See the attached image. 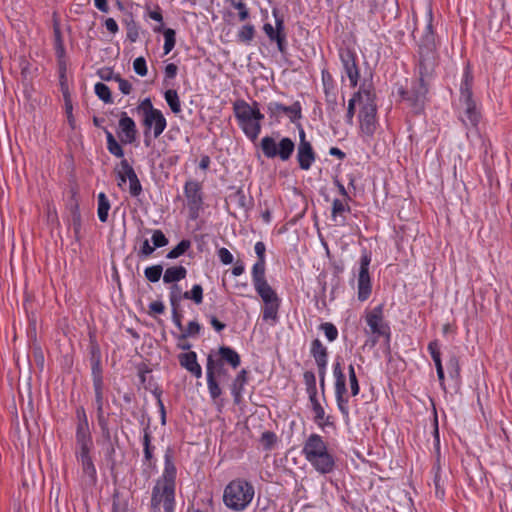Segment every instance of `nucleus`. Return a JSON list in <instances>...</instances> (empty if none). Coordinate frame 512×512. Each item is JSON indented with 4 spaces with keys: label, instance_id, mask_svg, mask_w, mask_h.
I'll return each instance as SVG.
<instances>
[{
    "label": "nucleus",
    "instance_id": "69168bd1",
    "mask_svg": "<svg viewBox=\"0 0 512 512\" xmlns=\"http://www.w3.org/2000/svg\"><path fill=\"white\" fill-rule=\"evenodd\" d=\"M232 6L237 9L238 12V18L240 21H245L249 18L250 13L245 3L243 2H235L232 1Z\"/></svg>",
    "mask_w": 512,
    "mask_h": 512
},
{
    "label": "nucleus",
    "instance_id": "f3484780",
    "mask_svg": "<svg viewBox=\"0 0 512 512\" xmlns=\"http://www.w3.org/2000/svg\"><path fill=\"white\" fill-rule=\"evenodd\" d=\"M306 460L315 469V471L322 475L332 473L336 467L335 456L329 448L315 453Z\"/></svg>",
    "mask_w": 512,
    "mask_h": 512
},
{
    "label": "nucleus",
    "instance_id": "e2e57ef3",
    "mask_svg": "<svg viewBox=\"0 0 512 512\" xmlns=\"http://www.w3.org/2000/svg\"><path fill=\"white\" fill-rule=\"evenodd\" d=\"M133 69L135 71L136 74H138L139 76H146L147 73H148V69H147V65H146V60L144 57H137L134 62H133Z\"/></svg>",
    "mask_w": 512,
    "mask_h": 512
},
{
    "label": "nucleus",
    "instance_id": "e433bc0d",
    "mask_svg": "<svg viewBox=\"0 0 512 512\" xmlns=\"http://www.w3.org/2000/svg\"><path fill=\"white\" fill-rule=\"evenodd\" d=\"M230 199L234 202L239 208L247 211L253 206V199L251 197H247L243 189H238L236 192L230 195Z\"/></svg>",
    "mask_w": 512,
    "mask_h": 512
},
{
    "label": "nucleus",
    "instance_id": "f257e3e1",
    "mask_svg": "<svg viewBox=\"0 0 512 512\" xmlns=\"http://www.w3.org/2000/svg\"><path fill=\"white\" fill-rule=\"evenodd\" d=\"M427 15L428 22L417 44L416 68L418 70L419 79L413 83L410 90H406L403 87L398 89V94L401 99L407 101L416 112H420L423 109L426 95L428 93V86L425 83V78L430 77L433 74L438 64L437 45L432 25V12L429 11Z\"/></svg>",
    "mask_w": 512,
    "mask_h": 512
},
{
    "label": "nucleus",
    "instance_id": "680f3d73",
    "mask_svg": "<svg viewBox=\"0 0 512 512\" xmlns=\"http://www.w3.org/2000/svg\"><path fill=\"white\" fill-rule=\"evenodd\" d=\"M137 110H138V112H141L143 114V118H144V117H146V115H151L154 112H156L157 109L153 107V104H152L150 98H145L137 106Z\"/></svg>",
    "mask_w": 512,
    "mask_h": 512
},
{
    "label": "nucleus",
    "instance_id": "b1692460",
    "mask_svg": "<svg viewBox=\"0 0 512 512\" xmlns=\"http://www.w3.org/2000/svg\"><path fill=\"white\" fill-rule=\"evenodd\" d=\"M329 448L328 443L324 440V438L317 434H310L303 443L302 446V455L305 459L313 456L315 453H318L322 450Z\"/></svg>",
    "mask_w": 512,
    "mask_h": 512
},
{
    "label": "nucleus",
    "instance_id": "f03ea898",
    "mask_svg": "<svg viewBox=\"0 0 512 512\" xmlns=\"http://www.w3.org/2000/svg\"><path fill=\"white\" fill-rule=\"evenodd\" d=\"M176 475L177 469L173 462L171 451L167 450L164 455V469L162 476L157 480L152 489V510L160 511L161 503H163V508L165 509L168 499H171V510L175 509Z\"/></svg>",
    "mask_w": 512,
    "mask_h": 512
},
{
    "label": "nucleus",
    "instance_id": "7c9ffc66",
    "mask_svg": "<svg viewBox=\"0 0 512 512\" xmlns=\"http://www.w3.org/2000/svg\"><path fill=\"white\" fill-rule=\"evenodd\" d=\"M253 285H254L256 292L261 297V299L264 303L280 301V298L278 297L277 293L269 285L267 280L259 282L258 284H253Z\"/></svg>",
    "mask_w": 512,
    "mask_h": 512
},
{
    "label": "nucleus",
    "instance_id": "bf43d9fd",
    "mask_svg": "<svg viewBox=\"0 0 512 512\" xmlns=\"http://www.w3.org/2000/svg\"><path fill=\"white\" fill-rule=\"evenodd\" d=\"M59 84H60V90L62 92V95L70 93L68 81H67V77H66V66L64 63L60 64V67H59Z\"/></svg>",
    "mask_w": 512,
    "mask_h": 512
},
{
    "label": "nucleus",
    "instance_id": "20e7f679",
    "mask_svg": "<svg viewBox=\"0 0 512 512\" xmlns=\"http://www.w3.org/2000/svg\"><path fill=\"white\" fill-rule=\"evenodd\" d=\"M253 485L244 479H235L224 489L223 502L233 511L245 510L254 498Z\"/></svg>",
    "mask_w": 512,
    "mask_h": 512
},
{
    "label": "nucleus",
    "instance_id": "2eb2a0df",
    "mask_svg": "<svg viewBox=\"0 0 512 512\" xmlns=\"http://www.w3.org/2000/svg\"><path fill=\"white\" fill-rule=\"evenodd\" d=\"M339 57L351 87H356L360 78L356 53L349 48H344L339 50Z\"/></svg>",
    "mask_w": 512,
    "mask_h": 512
},
{
    "label": "nucleus",
    "instance_id": "0eeeda50",
    "mask_svg": "<svg viewBox=\"0 0 512 512\" xmlns=\"http://www.w3.org/2000/svg\"><path fill=\"white\" fill-rule=\"evenodd\" d=\"M373 91L366 93V102L362 105L359 112L360 130L368 138L373 137L377 129V106L374 101Z\"/></svg>",
    "mask_w": 512,
    "mask_h": 512
},
{
    "label": "nucleus",
    "instance_id": "603ef678",
    "mask_svg": "<svg viewBox=\"0 0 512 512\" xmlns=\"http://www.w3.org/2000/svg\"><path fill=\"white\" fill-rule=\"evenodd\" d=\"M348 375H349V386H350V390H351V395L357 396L360 392V386H359V382H358L353 364H350L348 367Z\"/></svg>",
    "mask_w": 512,
    "mask_h": 512
},
{
    "label": "nucleus",
    "instance_id": "ddd939ff",
    "mask_svg": "<svg viewBox=\"0 0 512 512\" xmlns=\"http://www.w3.org/2000/svg\"><path fill=\"white\" fill-rule=\"evenodd\" d=\"M267 113L270 118L279 120L282 115H286L292 123H296L302 118V105L295 101L292 105L286 106L276 101L267 104Z\"/></svg>",
    "mask_w": 512,
    "mask_h": 512
},
{
    "label": "nucleus",
    "instance_id": "3c124183",
    "mask_svg": "<svg viewBox=\"0 0 512 512\" xmlns=\"http://www.w3.org/2000/svg\"><path fill=\"white\" fill-rule=\"evenodd\" d=\"M319 329L324 332L326 338L330 342H333L338 338V329L331 322H324L320 324Z\"/></svg>",
    "mask_w": 512,
    "mask_h": 512
},
{
    "label": "nucleus",
    "instance_id": "6ab92c4d",
    "mask_svg": "<svg viewBox=\"0 0 512 512\" xmlns=\"http://www.w3.org/2000/svg\"><path fill=\"white\" fill-rule=\"evenodd\" d=\"M119 129L118 137L122 144H132L136 140L138 131L135 121L126 112L120 115Z\"/></svg>",
    "mask_w": 512,
    "mask_h": 512
},
{
    "label": "nucleus",
    "instance_id": "a878e982",
    "mask_svg": "<svg viewBox=\"0 0 512 512\" xmlns=\"http://www.w3.org/2000/svg\"><path fill=\"white\" fill-rule=\"evenodd\" d=\"M368 91H373L370 84L363 83L359 90L355 92L352 98L348 102L347 112H346V122L349 125H353V118L355 115V105L357 102L365 103L366 102V93Z\"/></svg>",
    "mask_w": 512,
    "mask_h": 512
},
{
    "label": "nucleus",
    "instance_id": "6e6552de",
    "mask_svg": "<svg viewBox=\"0 0 512 512\" xmlns=\"http://www.w3.org/2000/svg\"><path fill=\"white\" fill-rule=\"evenodd\" d=\"M333 376L335 378V398L337 406L344 418H349V397L347 395L346 376L339 359L333 364Z\"/></svg>",
    "mask_w": 512,
    "mask_h": 512
},
{
    "label": "nucleus",
    "instance_id": "13d9d810",
    "mask_svg": "<svg viewBox=\"0 0 512 512\" xmlns=\"http://www.w3.org/2000/svg\"><path fill=\"white\" fill-rule=\"evenodd\" d=\"M115 172H119L127 177H131L135 173V170L128 162V160L123 157L121 158L120 163L115 167Z\"/></svg>",
    "mask_w": 512,
    "mask_h": 512
},
{
    "label": "nucleus",
    "instance_id": "c756f323",
    "mask_svg": "<svg viewBox=\"0 0 512 512\" xmlns=\"http://www.w3.org/2000/svg\"><path fill=\"white\" fill-rule=\"evenodd\" d=\"M350 206L343 200L334 199L332 202L331 217L338 225H345L346 218L343 215L345 212H350Z\"/></svg>",
    "mask_w": 512,
    "mask_h": 512
},
{
    "label": "nucleus",
    "instance_id": "aec40b11",
    "mask_svg": "<svg viewBox=\"0 0 512 512\" xmlns=\"http://www.w3.org/2000/svg\"><path fill=\"white\" fill-rule=\"evenodd\" d=\"M91 451H75L77 461L81 465L82 474L91 485L97 482V470L90 455Z\"/></svg>",
    "mask_w": 512,
    "mask_h": 512
},
{
    "label": "nucleus",
    "instance_id": "338daca9",
    "mask_svg": "<svg viewBox=\"0 0 512 512\" xmlns=\"http://www.w3.org/2000/svg\"><path fill=\"white\" fill-rule=\"evenodd\" d=\"M312 411L314 413V422L319 425L322 420L325 418L324 408L321 406L320 402L312 403Z\"/></svg>",
    "mask_w": 512,
    "mask_h": 512
},
{
    "label": "nucleus",
    "instance_id": "4d7b16f0",
    "mask_svg": "<svg viewBox=\"0 0 512 512\" xmlns=\"http://www.w3.org/2000/svg\"><path fill=\"white\" fill-rule=\"evenodd\" d=\"M127 39L131 42H136L139 38V27L137 23L131 19L126 22Z\"/></svg>",
    "mask_w": 512,
    "mask_h": 512
},
{
    "label": "nucleus",
    "instance_id": "052dcab7",
    "mask_svg": "<svg viewBox=\"0 0 512 512\" xmlns=\"http://www.w3.org/2000/svg\"><path fill=\"white\" fill-rule=\"evenodd\" d=\"M152 242L153 246L156 249L166 246L169 241L165 234L161 230L157 229L153 231Z\"/></svg>",
    "mask_w": 512,
    "mask_h": 512
},
{
    "label": "nucleus",
    "instance_id": "5fc2aeb1",
    "mask_svg": "<svg viewBox=\"0 0 512 512\" xmlns=\"http://www.w3.org/2000/svg\"><path fill=\"white\" fill-rule=\"evenodd\" d=\"M448 373L451 378L458 379L460 377V365L456 356H451L447 362Z\"/></svg>",
    "mask_w": 512,
    "mask_h": 512
},
{
    "label": "nucleus",
    "instance_id": "5701e85b",
    "mask_svg": "<svg viewBox=\"0 0 512 512\" xmlns=\"http://www.w3.org/2000/svg\"><path fill=\"white\" fill-rule=\"evenodd\" d=\"M464 106L463 116L461 117L462 123L466 127H477L480 122L481 113L477 107V104L473 98L461 100Z\"/></svg>",
    "mask_w": 512,
    "mask_h": 512
},
{
    "label": "nucleus",
    "instance_id": "4468645a",
    "mask_svg": "<svg viewBox=\"0 0 512 512\" xmlns=\"http://www.w3.org/2000/svg\"><path fill=\"white\" fill-rule=\"evenodd\" d=\"M299 143L297 146V162L300 169L309 170L316 160V152L314 151L310 141L306 139L304 129L299 125Z\"/></svg>",
    "mask_w": 512,
    "mask_h": 512
},
{
    "label": "nucleus",
    "instance_id": "473e14b6",
    "mask_svg": "<svg viewBox=\"0 0 512 512\" xmlns=\"http://www.w3.org/2000/svg\"><path fill=\"white\" fill-rule=\"evenodd\" d=\"M473 74L469 67L465 68L460 84V101L473 98Z\"/></svg>",
    "mask_w": 512,
    "mask_h": 512
},
{
    "label": "nucleus",
    "instance_id": "39448f33",
    "mask_svg": "<svg viewBox=\"0 0 512 512\" xmlns=\"http://www.w3.org/2000/svg\"><path fill=\"white\" fill-rule=\"evenodd\" d=\"M260 147L266 158H279L283 162L288 161L295 151V143L289 137H282L277 142L273 137L265 136Z\"/></svg>",
    "mask_w": 512,
    "mask_h": 512
},
{
    "label": "nucleus",
    "instance_id": "c85d7f7f",
    "mask_svg": "<svg viewBox=\"0 0 512 512\" xmlns=\"http://www.w3.org/2000/svg\"><path fill=\"white\" fill-rule=\"evenodd\" d=\"M247 382L248 371L246 369H242L236 375L231 385V394L233 396L234 404L238 405L241 403L244 386L247 384Z\"/></svg>",
    "mask_w": 512,
    "mask_h": 512
},
{
    "label": "nucleus",
    "instance_id": "58836bf2",
    "mask_svg": "<svg viewBox=\"0 0 512 512\" xmlns=\"http://www.w3.org/2000/svg\"><path fill=\"white\" fill-rule=\"evenodd\" d=\"M110 210V202L106 194L101 192L98 194V218L102 223H105L108 219V212Z\"/></svg>",
    "mask_w": 512,
    "mask_h": 512
},
{
    "label": "nucleus",
    "instance_id": "8fccbe9b",
    "mask_svg": "<svg viewBox=\"0 0 512 512\" xmlns=\"http://www.w3.org/2000/svg\"><path fill=\"white\" fill-rule=\"evenodd\" d=\"M163 272L162 265H153L150 267H147L144 271L145 277L147 280H149L152 283L158 282L161 278Z\"/></svg>",
    "mask_w": 512,
    "mask_h": 512
},
{
    "label": "nucleus",
    "instance_id": "dca6fc26",
    "mask_svg": "<svg viewBox=\"0 0 512 512\" xmlns=\"http://www.w3.org/2000/svg\"><path fill=\"white\" fill-rule=\"evenodd\" d=\"M310 354L312 355L316 362L320 386L322 391L324 392L325 376L328 363V350L323 345V343L318 338H316L311 342Z\"/></svg>",
    "mask_w": 512,
    "mask_h": 512
},
{
    "label": "nucleus",
    "instance_id": "a19ab883",
    "mask_svg": "<svg viewBox=\"0 0 512 512\" xmlns=\"http://www.w3.org/2000/svg\"><path fill=\"white\" fill-rule=\"evenodd\" d=\"M256 30L254 25L245 24L237 32V40L244 44H250L254 39Z\"/></svg>",
    "mask_w": 512,
    "mask_h": 512
},
{
    "label": "nucleus",
    "instance_id": "ea45409f",
    "mask_svg": "<svg viewBox=\"0 0 512 512\" xmlns=\"http://www.w3.org/2000/svg\"><path fill=\"white\" fill-rule=\"evenodd\" d=\"M280 301L264 303L262 318L264 321L272 320L274 323L278 320V310Z\"/></svg>",
    "mask_w": 512,
    "mask_h": 512
},
{
    "label": "nucleus",
    "instance_id": "c03bdc74",
    "mask_svg": "<svg viewBox=\"0 0 512 512\" xmlns=\"http://www.w3.org/2000/svg\"><path fill=\"white\" fill-rule=\"evenodd\" d=\"M183 296L199 305L203 302V288L200 284H195L190 291H185Z\"/></svg>",
    "mask_w": 512,
    "mask_h": 512
},
{
    "label": "nucleus",
    "instance_id": "774afa93",
    "mask_svg": "<svg viewBox=\"0 0 512 512\" xmlns=\"http://www.w3.org/2000/svg\"><path fill=\"white\" fill-rule=\"evenodd\" d=\"M111 512H128V503L125 501L121 502L118 496L114 495Z\"/></svg>",
    "mask_w": 512,
    "mask_h": 512
},
{
    "label": "nucleus",
    "instance_id": "423d86ee",
    "mask_svg": "<svg viewBox=\"0 0 512 512\" xmlns=\"http://www.w3.org/2000/svg\"><path fill=\"white\" fill-rule=\"evenodd\" d=\"M272 15L275 19V26L271 23H265L262 28L263 32L271 43H276L278 51L282 55H286L288 53V41L284 15L276 7L272 9Z\"/></svg>",
    "mask_w": 512,
    "mask_h": 512
},
{
    "label": "nucleus",
    "instance_id": "79ce46f5",
    "mask_svg": "<svg viewBox=\"0 0 512 512\" xmlns=\"http://www.w3.org/2000/svg\"><path fill=\"white\" fill-rule=\"evenodd\" d=\"M265 271H266L265 260H257L256 263L253 265L252 271H251L253 284H258L259 282L266 281Z\"/></svg>",
    "mask_w": 512,
    "mask_h": 512
},
{
    "label": "nucleus",
    "instance_id": "a211bd4d",
    "mask_svg": "<svg viewBox=\"0 0 512 512\" xmlns=\"http://www.w3.org/2000/svg\"><path fill=\"white\" fill-rule=\"evenodd\" d=\"M152 436L149 425H147L143 429V453L144 459L143 464L146 468L143 469V473L146 475V478L149 479L151 476V472L156 468V459L154 458L153 452L155 447L151 444Z\"/></svg>",
    "mask_w": 512,
    "mask_h": 512
},
{
    "label": "nucleus",
    "instance_id": "f704fd0d",
    "mask_svg": "<svg viewBox=\"0 0 512 512\" xmlns=\"http://www.w3.org/2000/svg\"><path fill=\"white\" fill-rule=\"evenodd\" d=\"M187 275V270L184 266H173L165 270L163 281L164 283H175L184 279Z\"/></svg>",
    "mask_w": 512,
    "mask_h": 512
},
{
    "label": "nucleus",
    "instance_id": "864d4df0",
    "mask_svg": "<svg viewBox=\"0 0 512 512\" xmlns=\"http://www.w3.org/2000/svg\"><path fill=\"white\" fill-rule=\"evenodd\" d=\"M128 181L130 195L132 197H139L142 194L143 189L136 172L131 177H128Z\"/></svg>",
    "mask_w": 512,
    "mask_h": 512
},
{
    "label": "nucleus",
    "instance_id": "4be33fe9",
    "mask_svg": "<svg viewBox=\"0 0 512 512\" xmlns=\"http://www.w3.org/2000/svg\"><path fill=\"white\" fill-rule=\"evenodd\" d=\"M142 124L147 128V130H151L153 132V137L155 139L158 138L167 127L166 118L161 110H156L153 114L146 115V117L143 118Z\"/></svg>",
    "mask_w": 512,
    "mask_h": 512
},
{
    "label": "nucleus",
    "instance_id": "de8ad7c7",
    "mask_svg": "<svg viewBox=\"0 0 512 512\" xmlns=\"http://www.w3.org/2000/svg\"><path fill=\"white\" fill-rule=\"evenodd\" d=\"M428 351L434 361L435 367L440 368L442 367V361H441V353H440V345L437 340L431 341L428 344Z\"/></svg>",
    "mask_w": 512,
    "mask_h": 512
},
{
    "label": "nucleus",
    "instance_id": "0e129e2a",
    "mask_svg": "<svg viewBox=\"0 0 512 512\" xmlns=\"http://www.w3.org/2000/svg\"><path fill=\"white\" fill-rule=\"evenodd\" d=\"M70 225L73 228L74 236L76 240H79L81 237V228H82V218L81 214L70 216Z\"/></svg>",
    "mask_w": 512,
    "mask_h": 512
},
{
    "label": "nucleus",
    "instance_id": "2f4dec72",
    "mask_svg": "<svg viewBox=\"0 0 512 512\" xmlns=\"http://www.w3.org/2000/svg\"><path fill=\"white\" fill-rule=\"evenodd\" d=\"M202 329V326L197 321H190L186 327L181 323V328H178L180 331L179 334H174V337L179 340H187V338H196Z\"/></svg>",
    "mask_w": 512,
    "mask_h": 512
},
{
    "label": "nucleus",
    "instance_id": "393cba45",
    "mask_svg": "<svg viewBox=\"0 0 512 512\" xmlns=\"http://www.w3.org/2000/svg\"><path fill=\"white\" fill-rule=\"evenodd\" d=\"M76 451H91L93 440L88 423H78L76 427Z\"/></svg>",
    "mask_w": 512,
    "mask_h": 512
},
{
    "label": "nucleus",
    "instance_id": "a18cd8bd",
    "mask_svg": "<svg viewBox=\"0 0 512 512\" xmlns=\"http://www.w3.org/2000/svg\"><path fill=\"white\" fill-rule=\"evenodd\" d=\"M95 94L98 96L99 99H101L104 103H112V96H111V90L110 88L102 83L98 82L95 84L94 87Z\"/></svg>",
    "mask_w": 512,
    "mask_h": 512
},
{
    "label": "nucleus",
    "instance_id": "6e6d98bb",
    "mask_svg": "<svg viewBox=\"0 0 512 512\" xmlns=\"http://www.w3.org/2000/svg\"><path fill=\"white\" fill-rule=\"evenodd\" d=\"M89 360L90 364L101 362V350L98 343L95 340L90 341Z\"/></svg>",
    "mask_w": 512,
    "mask_h": 512
},
{
    "label": "nucleus",
    "instance_id": "49530a36",
    "mask_svg": "<svg viewBox=\"0 0 512 512\" xmlns=\"http://www.w3.org/2000/svg\"><path fill=\"white\" fill-rule=\"evenodd\" d=\"M325 96L329 116L333 117L339 113L336 95L330 92L328 88H325Z\"/></svg>",
    "mask_w": 512,
    "mask_h": 512
},
{
    "label": "nucleus",
    "instance_id": "c9c22d12",
    "mask_svg": "<svg viewBox=\"0 0 512 512\" xmlns=\"http://www.w3.org/2000/svg\"><path fill=\"white\" fill-rule=\"evenodd\" d=\"M103 130L106 135L107 150L109 151V153H111L113 156L117 158H123L124 150L121 144L116 140L112 132H110L107 128H103Z\"/></svg>",
    "mask_w": 512,
    "mask_h": 512
},
{
    "label": "nucleus",
    "instance_id": "7ed1b4c3",
    "mask_svg": "<svg viewBox=\"0 0 512 512\" xmlns=\"http://www.w3.org/2000/svg\"><path fill=\"white\" fill-rule=\"evenodd\" d=\"M258 102L254 101L252 106L243 99L233 103L234 115L244 134L254 141L261 132V121L264 115L258 108Z\"/></svg>",
    "mask_w": 512,
    "mask_h": 512
},
{
    "label": "nucleus",
    "instance_id": "f8f14e48",
    "mask_svg": "<svg viewBox=\"0 0 512 512\" xmlns=\"http://www.w3.org/2000/svg\"><path fill=\"white\" fill-rule=\"evenodd\" d=\"M383 310L384 306L380 304L372 310L367 311L365 315V320L370 328V332L376 336L373 340V344L377 342V338L379 337H385L387 340L390 339V327L388 323L384 321Z\"/></svg>",
    "mask_w": 512,
    "mask_h": 512
},
{
    "label": "nucleus",
    "instance_id": "1a4fd4ad",
    "mask_svg": "<svg viewBox=\"0 0 512 512\" xmlns=\"http://www.w3.org/2000/svg\"><path fill=\"white\" fill-rule=\"evenodd\" d=\"M370 263L371 254L367 250H364L360 257L357 276V297L361 302L366 301L372 293V282L369 273Z\"/></svg>",
    "mask_w": 512,
    "mask_h": 512
},
{
    "label": "nucleus",
    "instance_id": "bb28decb",
    "mask_svg": "<svg viewBox=\"0 0 512 512\" xmlns=\"http://www.w3.org/2000/svg\"><path fill=\"white\" fill-rule=\"evenodd\" d=\"M178 360L180 365L189 371L196 378L202 377V368L197 361V354L194 351H188L186 353H181L178 356Z\"/></svg>",
    "mask_w": 512,
    "mask_h": 512
},
{
    "label": "nucleus",
    "instance_id": "cd10ccee",
    "mask_svg": "<svg viewBox=\"0 0 512 512\" xmlns=\"http://www.w3.org/2000/svg\"><path fill=\"white\" fill-rule=\"evenodd\" d=\"M218 358H215L216 361L227 364L231 366L233 369H236L241 364V358L237 351L229 346H220L217 352Z\"/></svg>",
    "mask_w": 512,
    "mask_h": 512
},
{
    "label": "nucleus",
    "instance_id": "72a5a7b5",
    "mask_svg": "<svg viewBox=\"0 0 512 512\" xmlns=\"http://www.w3.org/2000/svg\"><path fill=\"white\" fill-rule=\"evenodd\" d=\"M153 30L156 33H160V32L163 33L164 39H165L164 46H163L164 54L165 55L169 54L173 50V48L175 47V44H176L175 30L172 28H163V25L156 26V27H154Z\"/></svg>",
    "mask_w": 512,
    "mask_h": 512
},
{
    "label": "nucleus",
    "instance_id": "09e8293b",
    "mask_svg": "<svg viewBox=\"0 0 512 512\" xmlns=\"http://www.w3.org/2000/svg\"><path fill=\"white\" fill-rule=\"evenodd\" d=\"M260 443L264 450H271L277 443V436L273 431H265L262 433Z\"/></svg>",
    "mask_w": 512,
    "mask_h": 512
},
{
    "label": "nucleus",
    "instance_id": "37998d69",
    "mask_svg": "<svg viewBox=\"0 0 512 512\" xmlns=\"http://www.w3.org/2000/svg\"><path fill=\"white\" fill-rule=\"evenodd\" d=\"M191 247V242L188 239L181 240L172 250H170L166 257L168 259H176L184 255L187 250Z\"/></svg>",
    "mask_w": 512,
    "mask_h": 512
},
{
    "label": "nucleus",
    "instance_id": "9b49d317",
    "mask_svg": "<svg viewBox=\"0 0 512 512\" xmlns=\"http://www.w3.org/2000/svg\"><path fill=\"white\" fill-rule=\"evenodd\" d=\"M184 196L187 201L190 218L192 220L197 219L204 204L201 183L195 180L186 181L184 185Z\"/></svg>",
    "mask_w": 512,
    "mask_h": 512
},
{
    "label": "nucleus",
    "instance_id": "9d476101",
    "mask_svg": "<svg viewBox=\"0 0 512 512\" xmlns=\"http://www.w3.org/2000/svg\"><path fill=\"white\" fill-rule=\"evenodd\" d=\"M226 374L227 370L224 368V364L216 361L213 354H209L206 363L207 387L211 399L215 402L222 394L217 376H225Z\"/></svg>",
    "mask_w": 512,
    "mask_h": 512
},
{
    "label": "nucleus",
    "instance_id": "4c0bfd02",
    "mask_svg": "<svg viewBox=\"0 0 512 512\" xmlns=\"http://www.w3.org/2000/svg\"><path fill=\"white\" fill-rule=\"evenodd\" d=\"M164 98L174 114H179L181 112V101L175 89L166 90Z\"/></svg>",
    "mask_w": 512,
    "mask_h": 512
},
{
    "label": "nucleus",
    "instance_id": "412c9836",
    "mask_svg": "<svg viewBox=\"0 0 512 512\" xmlns=\"http://www.w3.org/2000/svg\"><path fill=\"white\" fill-rule=\"evenodd\" d=\"M183 293L177 284H173L170 288L169 300L172 310V321L177 328H181V321H183V313L180 309V303L185 299Z\"/></svg>",
    "mask_w": 512,
    "mask_h": 512
}]
</instances>
